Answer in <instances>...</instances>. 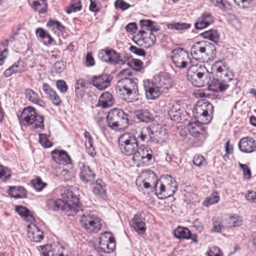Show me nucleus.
I'll return each mask as SVG.
<instances>
[{
	"label": "nucleus",
	"instance_id": "obj_8",
	"mask_svg": "<svg viewBox=\"0 0 256 256\" xmlns=\"http://www.w3.org/2000/svg\"><path fill=\"white\" fill-rule=\"evenodd\" d=\"M81 217L80 223L89 232H98L101 228L102 224L100 218L94 212H86L82 214H80Z\"/></svg>",
	"mask_w": 256,
	"mask_h": 256
},
{
	"label": "nucleus",
	"instance_id": "obj_19",
	"mask_svg": "<svg viewBox=\"0 0 256 256\" xmlns=\"http://www.w3.org/2000/svg\"><path fill=\"white\" fill-rule=\"evenodd\" d=\"M52 156L54 160L59 164L66 165L71 162L70 156L64 150H54L52 151Z\"/></svg>",
	"mask_w": 256,
	"mask_h": 256
},
{
	"label": "nucleus",
	"instance_id": "obj_3",
	"mask_svg": "<svg viewBox=\"0 0 256 256\" xmlns=\"http://www.w3.org/2000/svg\"><path fill=\"white\" fill-rule=\"evenodd\" d=\"M216 72L217 78L210 82V86L212 87V90L214 92H223L230 86L228 84L230 81H232L236 85L238 82L237 79H233L232 75L225 68L224 66H218L216 65Z\"/></svg>",
	"mask_w": 256,
	"mask_h": 256
},
{
	"label": "nucleus",
	"instance_id": "obj_54",
	"mask_svg": "<svg viewBox=\"0 0 256 256\" xmlns=\"http://www.w3.org/2000/svg\"><path fill=\"white\" fill-rule=\"evenodd\" d=\"M192 162L194 164L198 167H200L204 164V158L200 155L196 154L194 156Z\"/></svg>",
	"mask_w": 256,
	"mask_h": 256
},
{
	"label": "nucleus",
	"instance_id": "obj_27",
	"mask_svg": "<svg viewBox=\"0 0 256 256\" xmlns=\"http://www.w3.org/2000/svg\"><path fill=\"white\" fill-rule=\"evenodd\" d=\"M114 103L112 96L108 92H104L99 98L98 105L102 108L112 106Z\"/></svg>",
	"mask_w": 256,
	"mask_h": 256
},
{
	"label": "nucleus",
	"instance_id": "obj_57",
	"mask_svg": "<svg viewBox=\"0 0 256 256\" xmlns=\"http://www.w3.org/2000/svg\"><path fill=\"white\" fill-rule=\"evenodd\" d=\"M239 166L242 170L244 177L247 179H250L251 177V171L248 167L246 165L240 163H239Z\"/></svg>",
	"mask_w": 256,
	"mask_h": 256
},
{
	"label": "nucleus",
	"instance_id": "obj_10",
	"mask_svg": "<svg viewBox=\"0 0 256 256\" xmlns=\"http://www.w3.org/2000/svg\"><path fill=\"white\" fill-rule=\"evenodd\" d=\"M116 90L126 98L130 96L138 95V90L136 82L132 78L124 77L118 80Z\"/></svg>",
	"mask_w": 256,
	"mask_h": 256
},
{
	"label": "nucleus",
	"instance_id": "obj_43",
	"mask_svg": "<svg viewBox=\"0 0 256 256\" xmlns=\"http://www.w3.org/2000/svg\"><path fill=\"white\" fill-rule=\"evenodd\" d=\"M202 35L204 38H208L215 43L218 42L220 40L219 35L216 30H210L204 32Z\"/></svg>",
	"mask_w": 256,
	"mask_h": 256
},
{
	"label": "nucleus",
	"instance_id": "obj_12",
	"mask_svg": "<svg viewBox=\"0 0 256 256\" xmlns=\"http://www.w3.org/2000/svg\"><path fill=\"white\" fill-rule=\"evenodd\" d=\"M170 58L175 66L180 68L188 66L191 62L188 51L182 48L174 49L171 52Z\"/></svg>",
	"mask_w": 256,
	"mask_h": 256
},
{
	"label": "nucleus",
	"instance_id": "obj_64",
	"mask_svg": "<svg viewBox=\"0 0 256 256\" xmlns=\"http://www.w3.org/2000/svg\"><path fill=\"white\" fill-rule=\"evenodd\" d=\"M208 256H222V254L218 247L214 246L208 252Z\"/></svg>",
	"mask_w": 256,
	"mask_h": 256
},
{
	"label": "nucleus",
	"instance_id": "obj_21",
	"mask_svg": "<svg viewBox=\"0 0 256 256\" xmlns=\"http://www.w3.org/2000/svg\"><path fill=\"white\" fill-rule=\"evenodd\" d=\"M50 248L49 245H44L39 246L38 250L41 252V256H68L64 246L58 248V252L55 254L54 252L50 250Z\"/></svg>",
	"mask_w": 256,
	"mask_h": 256
},
{
	"label": "nucleus",
	"instance_id": "obj_61",
	"mask_svg": "<svg viewBox=\"0 0 256 256\" xmlns=\"http://www.w3.org/2000/svg\"><path fill=\"white\" fill-rule=\"evenodd\" d=\"M130 50L132 52L138 56H144L146 55V52L143 49L138 48L136 46H132L130 47Z\"/></svg>",
	"mask_w": 256,
	"mask_h": 256
},
{
	"label": "nucleus",
	"instance_id": "obj_38",
	"mask_svg": "<svg viewBox=\"0 0 256 256\" xmlns=\"http://www.w3.org/2000/svg\"><path fill=\"white\" fill-rule=\"evenodd\" d=\"M36 33L37 36L44 40V44H51L54 40L50 36L41 28H38L36 30Z\"/></svg>",
	"mask_w": 256,
	"mask_h": 256
},
{
	"label": "nucleus",
	"instance_id": "obj_53",
	"mask_svg": "<svg viewBox=\"0 0 256 256\" xmlns=\"http://www.w3.org/2000/svg\"><path fill=\"white\" fill-rule=\"evenodd\" d=\"M128 64L136 71L140 70L142 66V62L138 59H134L128 62Z\"/></svg>",
	"mask_w": 256,
	"mask_h": 256
},
{
	"label": "nucleus",
	"instance_id": "obj_16",
	"mask_svg": "<svg viewBox=\"0 0 256 256\" xmlns=\"http://www.w3.org/2000/svg\"><path fill=\"white\" fill-rule=\"evenodd\" d=\"M112 78L108 74H102L94 76L90 83L99 90H104L108 88L110 84Z\"/></svg>",
	"mask_w": 256,
	"mask_h": 256
},
{
	"label": "nucleus",
	"instance_id": "obj_52",
	"mask_svg": "<svg viewBox=\"0 0 256 256\" xmlns=\"http://www.w3.org/2000/svg\"><path fill=\"white\" fill-rule=\"evenodd\" d=\"M14 190H17L19 192H20V194H12L13 191L12 192V193L10 192V194L11 196L14 198H22L23 196H25L26 195V190L24 187L22 186H18L16 188V187L14 188Z\"/></svg>",
	"mask_w": 256,
	"mask_h": 256
},
{
	"label": "nucleus",
	"instance_id": "obj_9",
	"mask_svg": "<svg viewBox=\"0 0 256 256\" xmlns=\"http://www.w3.org/2000/svg\"><path fill=\"white\" fill-rule=\"evenodd\" d=\"M118 142L122 152L127 156H134L139 148L136 138L130 133L121 135Z\"/></svg>",
	"mask_w": 256,
	"mask_h": 256
},
{
	"label": "nucleus",
	"instance_id": "obj_36",
	"mask_svg": "<svg viewBox=\"0 0 256 256\" xmlns=\"http://www.w3.org/2000/svg\"><path fill=\"white\" fill-rule=\"evenodd\" d=\"M136 116L141 122H148L152 120L153 117L147 110H139L135 111Z\"/></svg>",
	"mask_w": 256,
	"mask_h": 256
},
{
	"label": "nucleus",
	"instance_id": "obj_29",
	"mask_svg": "<svg viewBox=\"0 0 256 256\" xmlns=\"http://www.w3.org/2000/svg\"><path fill=\"white\" fill-rule=\"evenodd\" d=\"M144 219L138 215H135L132 219L134 229L139 234H142L146 231Z\"/></svg>",
	"mask_w": 256,
	"mask_h": 256
},
{
	"label": "nucleus",
	"instance_id": "obj_1",
	"mask_svg": "<svg viewBox=\"0 0 256 256\" xmlns=\"http://www.w3.org/2000/svg\"><path fill=\"white\" fill-rule=\"evenodd\" d=\"M48 204L54 210H61L68 216H74L80 210L78 198L70 190H67L62 194V199L50 200Z\"/></svg>",
	"mask_w": 256,
	"mask_h": 256
},
{
	"label": "nucleus",
	"instance_id": "obj_13",
	"mask_svg": "<svg viewBox=\"0 0 256 256\" xmlns=\"http://www.w3.org/2000/svg\"><path fill=\"white\" fill-rule=\"evenodd\" d=\"M99 245L102 251L110 253L112 252L116 246L114 238L109 232H104L99 238Z\"/></svg>",
	"mask_w": 256,
	"mask_h": 256
},
{
	"label": "nucleus",
	"instance_id": "obj_24",
	"mask_svg": "<svg viewBox=\"0 0 256 256\" xmlns=\"http://www.w3.org/2000/svg\"><path fill=\"white\" fill-rule=\"evenodd\" d=\"M80 170V176L83 182L88 183L94 180L96 175L94 172L90 169L89 166L82 164Z\"/></svg>",
	"mask_w": 256,
	"mask_h": 256
},
{
	"label": "nucleus",
	"instance_id": "obj_23",
	"mask_svg": "<svg viewBox=\"0 0 256 256\" xmlns=\"http://www.w3.org/2000/svg\"><path fill=\"white\" fill-rule=\"evenodd\" d=\"M27 68L26 64L24 62L18 60L7 68L4 72V74L6 77H8L14 74L24 72L27 70Z\"/></svg>",
	"mask_w": 256,
	"mask_h": 256
},
{
	"label": "nucleus",
	"instance_id": "obj_42",
	"mask_svg": "<svg viewBox=\"0 0 256 256\" xmlns=\"http://www.w3.org/2000/svg\"><path fill=\"white\" fill-rule=\"evenodd\" d=\"M30 2L28 1L30 5L35 10L38 12L40 13H44L46 12L48 5L45 2L46 1H32V4Z\"/></svg>",
	"mask_w": 256,
	"mask_h": 256
},
{
	"label": "nucleus",
	"instance_id": "obj_31",
	"mask_svg": "<svg viewBox=\"0 0 256 256\" xmlns=\"http://www.w3.org/2000/svg\"><path fill=\"white\" fill-rule=\"evenodd\" d=\"M153 142L155 143H162L168 138V135L164 128H160L157 130H154Z\"/></svg>",
	"mask_w": 256,
	"mask_h": 256
},
{
	"label": "nucleus",
	"instance_id": "obj_50",
	"mask_svg": "<svg viewBox=\"0 0 256 256\" xmlns=\"http://www.w3.org/2000/svg\"><path fill=\"white\" fill-rule=\"evenodd\" d=\"M82 9V4L80 1H78L76 4H72L66 10V12L68 14H70L72 12H75L80 10Z\"/></svg>",
	"mask_w": 256,
	"mask_h": 256
},
{
	"label": "nucleus",
	"instance_id": "obj_18",
	"mask_svg": "<svg viewBox=\"0 0 256 256\" xmlns=\"http://www.w3.org/2000/svg\"><path fill=\"white\" fill-rule=\"evenodd\" d=\"M238 147L242 152L250 153L256 149V142L252 138L245 137L240 140Z\"/></svg>",
	"mask_w": 256,
	"mask_h": 256
},
{
	"label": "nucleus",
	"instance_id": "obj_32",
	"mask_svg": "<svg viewBox=\"0 0 256 256\" xmlns=\"http://www.w3.org/2000/svg\"><path fill=\"white\" fill-rule=\"evenodd\" d=\"M153 134L154 130L150 127H145L142 129L138 137L142 142H153Z\"/></svg>",
	"mask_w": 256,
	"mask_h": 256
},
{
	"label": "nucleus",
	"instance_id": "obj_47",
	"mask_svg": "<svg viewBox=\"0 0 256 256\" xmlns=\"http://www.w3.org/2000/svg\"><path fill=\"white\" fill-rule=\"evenodd\" d=\"M11 172L8 168L0 165V178L3 181H6L10 178Z\"/></svg>",
	"mask_w": 256,
	"mask_h": 256
},
{
	"label": "nucleus",
	"instance_id": "obj_46",
	"mask_svg": "<svg viewBox=\"0 0 256 256\" xmlns=\"http://www.w3.org/2000/svg\"><path fill=\"white\" fill-rule=\"evenodd\" d=\"M242 219L240 216L234 214L230 217L228 220V224L230 226H240L242 225Z\"/></svg>",
	"mask_w": 256,
	"mask_h": 256
},
{
	"label": "nucleus",
	"instance_id": "obj_58",
	"mask_svg": "<svg viewBox=\"0 0 256 256\" xmlns=\"http://www.w3.org/2000/svg\"><path fill=\"white\" fill-rule=\"evenodd\" d=\"M114 6L116 8H120L122 10H126L130 6V4L125 1H115Z\"/></svg>",
	"mask_w": 256,
	"mask_h": 256
},
{
	"label": "nucleus",
	"instance_id": "obj_51",
	"mask_svg": "<svg viewBox=\"0 0 256 256\" xmlns=\"http://www.w3.org/2000/svg\"><path fill=\"white\" fill-rule=\"evenodd\" d=\"M32 184L34 188L38 191L42 190L46 186V183L43 182L40 178H36L32 180Z\"/></svg>",
	"mask_w": 256,
	"mask_h": 256
},
{
	"label": "nucleus",
	"instance_id": "obj_37",
	"mask_svg": "<svg viewBox=\"0 0 256 256\" xmlns=\"http://www.w3.org/2000/svg\"><path fill=\"white\" fill-rule=\"evenodd\" d=\"M174 236L178 238L190 239V232L186 228L178 226L174 232Z\"/></svg>",
	"mask_w": 256,
	"mask_h": 256
},
{
	"label": "nucleus",
	"instance_id": "obj_11",
	"mask_svg": "<svg viewBox=\"0 0 256 256\" xmlns=\"http://www.w3.org/2000/svg\"><path fill=\"white\" fill-rule=\"evenodd\" d=\"M153 158V152L152 149L142 145L139 147L137 152L132 156V160L138 166H148Z\"/></svg>",
	"mask_w": 256,
	"mask_h": 256
},
{
	"label": "nucleus",
	"instance_id": "obj_60",
	"mask_svg": "<svg viewBox=\"0 0 256 256\" xmlns=\"http://www.w3.org/2000/svg\"><path fill=\"white\" fill-rule=\"evenodd\" d=\"M49 98L54 105L59 106L61 104L62 100L55 91L54 92V94H50Z\"/></svg>",
	"mask_w": 256,
	"mask_h": 256
},
{
	"label": "nucleus",
	"instance_id": "obj_25",
	"mask_svg": "<svg viewBox=\"0 0 256 256\" xmlns=\"http://www.w3.org/2000/svg\"><path fill=\"white\" fill-rule=\"evenodd\" d=\"M139 32L141 34L142 36L138 40L141 45L146 48H148L154 44L156 40V36L154 34L148 32L144 30H140Z\"/></svg>",
	"mask_w": 256,
	"mask_h": 256
},
{
	"label": "nucleus",
	"instance_id": "obj_2",
	"mask_svg": "<svg viewBox=\"0 0 256 256\" xmlns=\"http://www.w3.org/2000/svg\"><path fill=\"white\" fill-rule=\"evenodd\" d=\"M188 80L196 87H203L210 82V74L202 64L192 65L187 71Z\"/></svg>",
	"mask_w": 256,
	"mask_h": 256
},
{
	"label": "nucleus",
	"instance_id": "obj_63",
	"mask_svg": "<svg viewBox=\"0 0 256 256\" xmlns=\"http://www.w3.org/2000/svg\"><path fill=\"white\" fill-rule=\"evenodd\" d=\"M85 86L86 82L82 78L78 80L76 82L75 86L76 93V94H78L79 92V90H80L81 88H84Z\"/></svg>",
	"mask_w": 256,
	"mask_h": 256
},
{
	"label": "nucleus",
	"instance_id": "obj_15",
	"mask_svg": "<svg viewBox=\"0 0 256 256\" xmlns=\"http://www.w3.org/2000/svg\"><path fill=\"white\" fill-rule=\"evenodd\" d=\"M98 56L103 61L110 64H122L124 63L122 60L120 59L119 54L112 49L100 50L98 54Z\"/></svg>",
	"mask_w": 256,
	"mask_h": 256
},
{
	"label": "nucleus",
	"instance_id": "obj_33",
	"mask_svg": "<svg viewBox=\"0 0 256 256\" xmlns=\"http://www.w3.org/2000/svg\"><path fill=\"white\" fill-rule=\"evenodd\" d=\"M205 41L196 42L191 48V54L193 56H200L204 58Z\"/></svg>",
	"mask_w": 256,
	"mask_h": 256
},
{
	"label": "nucleus",
	"instance_id": "obj_22",
	"mask_svg": "<svg viewBox=\"0 0 256 256\" xmlns=\"http://www.w3.org/2000/svg\"><path fill=\"white\" fill-rule=\"evenodd\" d=\"M153 80L156 82V84L164 91L172 87L171 79L167 74L156 75L154 76Z\"/></svg>",
	"mask_w": 256,
	"mask_h": 256
},
{
	"label": "nucleus",
	"instance_id": "obj_5",
	"mask_svg": "<svg viewBox=\"0 0 256 256\" xmlns=\"http://www.w3.org/2000/svg\"><path fill=\"white\" fill-rule=\"evenodd\" d=\"M213 112L212 104L203 100L198 101L193 110L194 118L202 124H208L212 120Z\"/></svg>",
	"mask_w": 256,
	"mask_h": 256
},
{
	"label": "nucleus",
	"instance_id": "obj_30",
	"mask_svg": "<svg viewBox=\"0 0 256 256\" xmlns=\"http://www.w3.org/2000/svg\"><path fill=\"white\" fill-rule=\"evenodd\" d=\"M92 192L96 195L101 197H104L106 194V186L104 182L98 179L93 184Z\"/></svg>",
	"mask_w": 256,
	"mask_h": 256
},
{
	"label": "nucleus",
	"instance_id": "obj_55",
	"mask_svg": "<svg viewBox=\"0 0 256 256\" xmlns=\"http://www.w3.org/2000/svg\"><path fill=\"white\" fill-rule=\"evenodd\" d=\"M56 86L58 89L62 93H66L68 90V86L66 82L64 80H58L56 82Z\"/></svg>",
	"mask_w": 256,
	"mask_h": 256
},
{
	"label": "nucleus",
	"instance_id": "obj_59",
	"mask_svg": "<svg viewBox=\"0 0 256 256\" xmlns=\"http://www.w3.org/2000/svg\"><path fill=\"white\" fill-rule=\"evenodd\" d=\"M39 141L45 148H49L51 146V142L47 140L46 136L44 134H39Z\"/></svg>",
	"mask_w": 256,
	"mask_h": 256
},
{
	"label": "nucleus",
	"instance_id": "obj_62",
	"mask_svg": "<svg viewBox=\"0 0 256 256\" xmlns=\"http://www.w3.org/2000/svg\"><path fill=\"white\" fill-rule=\"evenodd\" d=\"M66 63L64 62H58L54 64V69L56 72H62L66 68Z\"/></svg>",
	"mask_w": 256,
	"mask_h": 256
},
{
	"label": "nucleus",
	"instance_id": "obj_26",
	"mask_svg": "<svg viewBox=\"0 0 256 256\" xmlns=\"http://www.w3.org/2000/svg\"><path fill=\"white\" fill-rule=\"evenodd\" d=\"M214 21L213 16L210 13L204 12L198 18L194 26L196 29L202 30L207 27Z\"/></svg>",
	"mask_w": 256,
	"mask_h": 256
},
{
	"label": "nucleus",
	"instance_id": "obj_35",
	"mask_svg": "<svg viewBox=\"0 0 256 256\" xmlns=\"http://www.w3.org/2000/svg\"><path fill=\"white\" fill-rule=\"evenodd\" d=\"M201 124L196 120V122H190L189 124L188 128L190 134L194 137L197 138L201 132L204 131L203 128L201 126Z\"/></svg>",
	"mask_w": 256,
	"mask_h": 256
},
{
	"label": "nucleus",
	"instance_id": "obj_49",
	"mask_svg": "<svg viewBox=\"0 0 256 256\" xmlns=\"http://www.w3.org/2000/svg\"><path fill=\"white\" fill-rule=\"evenodd\" d=\"M190 24L187 23H175L169 24L168 26V28L174 29L176 30H183L189 28Z\"/></svg>",
	"mask_w": 256,
	"mask_h": 256
},
{
	"label": "nucleus",
	"instance_id": "obj_34",
	"mask_svg": "<svg viewBox=\"0 0 256 256\" xmlns=\"http://www.w3.org/2000/svg\"><path fill=\"white\" fill-rule=\"evenodd\" d=\"M84 136L86 138L85 146L88 153L90 156H94L96 154L94 148L93 146V139L88 131H85Z\"/></svg>",
	"mask_w": 256,
	"mask_h": 256
},
{
	"label": "nucleus",
	"instance_id": "obj_6",
	"mask_svg": "<svg viewBox=\"0 0 256 256\" xmlns=\"http://www.w3.org/2000/svg\"><path fill=\"white\" fill-rule=\"evenodd\" d=\"M18 119L22 124L26 126L34 124V128H44V118L42 115L36 114L35 110L32 107L24 108Z\"/></svg>",
	"mask_w": 256,
	"mask_h": 256
},
{
	"label": "nucleus",
	"instance_id": "obj_41",
	"mask_svg": "<svg viewBox=\"0 0 256 256\" xmlns=\"http://www.w3.org/2000/svg\"><path fill=\"white\" fill-rule=\"evenodd\" d=\"M16 210L24 218H26L30 220H34L33 215L26 207L22 206H16Z\"/></svg>",
	"mask_w": 256,
	"mask_h": 256
},
{
	"label": "nucleus",
	"instance_id": "obj_45",
	"mask_svg": "<svg viewBox=\"0 0 256 256\" xmlns=\"http://www.w3.org/2000/svg\"><path fill=\"white\" fill-rule=\"evenodd\" d=\"M219 200L220 196H218V193L214 192L206 198L203 202V204L204 206H208L210 205L216 204Z\"/></svg>",
	"mask_w": 256,
	"mask_h": 256
},
{
	"label": "nucleus",
	"instance_id": "obj_40",
	"mask_svg": "<svg viewBox=\"0 0 256 256\" xmlns=\"http://www.w3.org/2000/svg\"><path fill=\"white\" fill-rule=\"evenodd\" d=\"M154 22L151 20H142L140 21V24L142 27H145L146 29L148 30L146 32H156L160 30V28L156 26H154L153 24Z\"/></svg>",
	"mask_w": 256,
	"mask_h": 256
},
{
	"label": "nucleus",
	"instance_id": "obj_44",
	"mask_svg": "<svg viewBox=\"0 0 256 256\" xmlns=\"http://www.w3.org/2000/svg\"><path fill=\"white\" fill-rule=\"evenodd\" d=\"M25 95L26 98L34 104H39L40 102V100L38 94L31 89L28 88L26 90Z\"/></svg>",
	"mask_w": 256,
	"mask_h": 256
},
{
	"label": "nucleus",
	"instance_id": "obj_20",
	"mask_svg": "<svg viewBox=\"0 0 256 256\" xmlns=\"http://www.w3.org/2000/svg\"><path fill=\"white\" fill-rule=\"evenodd\" d=\"M28 238L32 241L38 242L44 238V233L34 224L28 226Z\"/></svg>",
	"mask_w": 256,
	"mask_h": 256
},
{
	"label": "nucleus",
	"instance_id": "obj_28",
	"mask_svg": "<svg viewBox=\"0 0 256 256\" xmlns=\"http://www.w3.org/2000/svg\"><path fill=\"white\" fill-rule=\"evenodd\" d=\"M216 57L215 46L208 42L205 41L204 58L208 60H212Z\"/></svg>",
	"mask_w": 256,
	"mask_h": 256
},
{
	"label": "nucleus",
	"instance_id": "obj_4",
	"mask_svg": "<svg viewBox=\"0 0 256 256\" xmlns=\"http://www.w3.org/2000/svg\"><path fill=\"white\" fill-rule=\"evenodd\" d=\"M156 187H158L156 188V194L160 200L171 196L177 190L176 182L169 175L161 176Z\"/></svg>",
	"mask_w": 256,
	"mask_h": 256
},
{
	"label": "nucleus",
	"instance_id": "obj_48",
	"mask_svg": "<svg viewBox=\"0 0 256 256\" xmlns=\"http://www.w3.org/2000/svg\"><path fill=\"white\" fill-rule=\"evenodd\" d=\"M213 4L223 10H228L231 8L230 4L228 1H212Z\"/></svg>",
	"mask_w": 256,
	"mask_h": 256
},
{
	"label": "nucleus",
	"instance_id": "obj_7",
	"mask_svg": "<svg viewBox=\"0 0 256 256\" xmlns=\"http://www.w3.org/2000/svg\"><path fill=\"white\" fill-rule=\"evenodd\" d=\"M106 119L108 126L113 130L125 128L128 126V116L120 109L113 108L110 110Z\"/></svg>",
	"mask_w": 256,
	"mask_h": 256
},
{
	"label": "nucleus",
	"instance_id": "obj_39",
	"mask_svg": "<svg viewBox=\"0 0 256 256\" xmlns=\"http://www.w3.org/2000/svg\"><path fill=\"white\" fill-rule=\"evenodd\" d=\"M14 38L13 36L10 37L9 39H6L4 42L0 44V66L3 64V62L4 59L6 58V56L4 55L5 53L8 52V49L4 48L2 49V48L6 47L9 42H13Z\"/></svg>",
	"mask_w": 256,
	"mask_h": 256
},
{
	"label": "nucleus",
	"instance_id": "obj_14",
	"mask_svg": "<svg viewBox=\"0 0 256 256\" xmlns=\"http://www.w3.org/2000/svg\"><path fill=\"white\" fill-rule=\"evenodd\" d=\"M156 84L154 80L152 82L148 80L144 81L146 96L148 100H154L164 92L163 90H160Z\"/></svg>",
	"mask_w": 256,
	"mask_h": 256
},
{
	"label": "nucleus",
	"instance_id": "obj_17",
	"mask_svg": "<svg viewBox=\"0 0 256 256\" xmlns=\"http://www.w3.org/2000/svg\"><path fill=\"white\" fill-rule=\"evenodd\" d=\"M141 177L143 178L142 183L144 186L146 188H150L154 186V191L156 193V188L158 187H156V184L159 182V180H158L156 174L152 170H146L143 171L141 174Z\"/></svg>",
	"mask_w": 256,
	"mask_h": 256
},
{
	"label": "nucleus",
	"instance_id": "obj_56",
	"mask_svg": "<svg viewBox=\"0 0 256 256\" xmlns=\"http://www.w3.org/2000/svg\"><path fill=\"white\" fill-rule=\"evenodd\" d=\"M47 26L48 27L50 26H55L56 28L59 30L62 31L64 30V27L63 26L60 22L54 20H50L48 22Z\"/></svg>",
	"mask_w": 256,
	"mask_h": 256
}]
</instances>
